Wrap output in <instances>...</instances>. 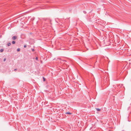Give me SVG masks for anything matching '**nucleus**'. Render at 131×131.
Wrapping results in <instances>:
<instances>
[{"label": "nucleus", "instance_id": "1", "mask_svg": "<svg viewBox=\"0 0 131 131\" xmlns=\"http://www.w3.org/2000/svg\"><path fill=\"white\" fill-rule=\"evenodd\" d=\"M17 38V37L16 36H15L12 37V39L13 40H15Z\"/></svg>", "mask_w": 131, "mask_h": 131}, {"label": "nucleus", "instance_id": "2", "mask_svg": "<svg viewBox=\"0 0 131 131\" xmlns=\"http://www.w3.org/2000/svg\"><path fill=\"white\" fill-rule=\"evenodd\" d=\"M66 113V114H71V113H70V112H67L66 113Z\"/></svg>", "mask_w": 131, "mask_h": 131}, {"label": "nucleus", "instance_id": "3", "mask_svg": "<svg viewBox=\"0 0 131 131\" xmlns=\"http://www.w3.org/2000/svg\"><path fill=\"white\" fill-rule=\"evenodd\" d=\"M96 110L97 111H99L101 110L100 109L98 108H96Z\"/></svg>", "mask_w": 131, "mask_h": 131}, {"label": "nucleus", "instance_id": "4", "mask_svg": "<svg viewBox=\"0 0 131 131\" xmlns=\"http://www.w3.org/2000/svg\"><path fill=\"white\" fill-rule=\"evenodd\" d=\"M11 45V43H8L7 44V45L8 46H9Z\"/></svg>", "mask_w": 131, "mask_h": 131}, {"label": "nucleus", "instance_id": "5", "mask_svg": "<svg viewBox=\"0 0 131 131\" xmlns=\"http://www.w3.org/2000/svg\"><path fill=\"white\" fill-rule=\"evenodd\" d=\"M4 49H2L0 50V52H2L4 51Z\"/></svg>", "mask_w": 131, "mask_h": 131}, {"label": "nucleus", "instance_id": "6", "mask_svg": "<svg viewBox=\"0 0 131 131\" xmlns=\"http://www.w3.org/2000/svg\"><path fill=\"white\" fill-rule=\"evenodd\" d=\"M15 41H13L12 42V43L13 44H14L15 43Z\"/></svg>", "mask_w": 131, "mask_h": 131}, {"label": "nucleus", "instance_id": "7", "mask_svg": "<svg viewBox=\"0 0 131 131\" xmlns=\"http://www.w3.org/2000/svg\"><path fill=\"white\" fill-rule=\"evenodd\" d=\"M20 51V49L19 48H18L17 49V51Z\"/></svg>", "mask_w": 131, "mask_h": 131}, {"label": "nucleus", "instance_id": "8", "mask_svg": "<svg viewBox=\"0 0 131 131\" xmlns=\"http://www.w3.org/2000/svg\"><path fill=\"white\" fill-rule=\"evenodd\" d=\"M43 77V81H45V79L44 77Z\"/></svg>", "mask_w": 131, "mask_h": 131}, {"label": "nucleus", "instance_id": "9", "mask_svg": "<svg viewBox=\"0 0 131 131\" xmlns=\"http://www.w3.org/2000/svg\"><path fill=\"white\" fill-rule=\"evenodd\" d=\"M35 59L36 60H38V58L37 57H36L35 58Z\"/></svg>", "mask_w": 131, "mask_h": 131}, {"label": "nucleus", "instance_id": "10", "mask_svg": "<svg viewBox=\"0 0 131 131\" xmlns=\"http://www.w3.org/2000/svg\"><path fill=\"white\" fill-rule=\"evenodd\" d=\"M32 51H33V52H34V51H35V50L34 49H32Z\"/></svg>", "mask_w": 131, "mask_h": 131}, {"label": "nucleus", "instance_id": "11", "mask_svg": "<svg viewBox=\"0 0 131 131\" xmlns=\"http://www.w3.org/2000/svg\"><path fill=\"white\" fill-rule=\"evenodd\" d=\"M6 60V58H5V59H4V60H3L4 61H5Z\"/></svg>", "mask_w": 131, "mask_h": 131}, {"label": "nucleus", "instance_id": "12", "mask_svg": "<svg viewBox=\"0 0 131 131\" xmlns=\"http://www.w3.org/2000/svg\"><path fill=\"white\" fill-rule=\"evenodd\" d=\"M83 12L84 14L86 13V12L85 11H84Z\"/></svg>", "mask_w": 131, "mask_h": 131}, {"label": "nucleus", "instance_id": "13", "mask_svg": "<svg viewBox=\"0 0 131 131\" xmlns=\"http://www.w3.org/2000/svg\"><path fill=\"white\" fill-rule=\"evenodd\" d=\"M26 45H25L24 46V48H26Z\"/></svg>", "mask_w": 131, "mask_h": 131}, {"label": "nucleus", "instance_id": "14", "mask_svg": "<svg viewBox=\"0 0 131 131\" xmlns=\"http://www.w3.org/2000/svg\"><path fill=\"white\" fill-rule=\"evenodd\" d=\"M17 70V69H14V71H15L16 70Z\"/></svg>", "mask_w": 131, "mask_h": 131}]
</instances>
